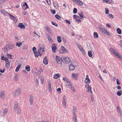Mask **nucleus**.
I'll use <instances>...</instances> for the list:
<instances>
[{"label":"nucleus","instance_id":"1","mask_svg":"<svg viewBox=\"0 0 122 122\" xmlns=\"http://www.w3.org/2000/svg\"><path fill=\"white\" fill-rule=\"evenodd\" d=\"M14 47L11 45H6L4 47L3 49L4 51L5 52H8V50L13 49Z\"/></svg>","mask_w":122,"mask_h":122},{"label":"nucleus","instance_id":"2","mask_svg":"<svg viewBox=\"0 0 122 122\" xmlns=\"http://www.w3.org/2000/svg\"><path fill=\"white\" fill-rule=\"evenodd\" d=\"M62 62L64 63H68L71 61V60L68 57H65V56H62Z\"/></svg>","mask_w":122,"mask_h":122},{"label":"nucleus","instance_id":"3","mask_svg":"<svg viewBox=\"0 0 122 122\" xmlns=\"http://www.w3.org/2000/svg\"><path fill=\"white\" fill-rule=\"evenodd\" d=\"M39 47L40 48L39 49V50L38 51L39 52L41 53V54L42 53H44V52L45 48V46L43 45H40Z\"/></svg>","mask_w":122,"mask_h":122},{"label":"nucleus","instance_id":"4","mask_svg":"<svg viewBox=\"0 0 122 122\" xmlns=\"http://www.w3.org/2000/svg\"><path fill=\"white\" fill-rule=\"evenodd\" d=\"M99 28L101 31L103 32L108 36H110L111 35V34L109 33L104 28L101 27H99Z\"/></svg>","mask_w":122,"mask_h":122},{"label":"nucleus","instance_id":"5","mask_svg":"<svg viewBox=\"0 0 122 122\" xmlns=\"http://www.w3.org/2000/svg\"><path fill=\"white\" fill-rule=\"evenodd\" d=\"M21 90L20 89H19L16 90L14 93V95H15V96L16 97L20 94Z\"/></svg>","mask_w":122,"mask_h":122},{"label":"nucleus","instance_id":"6","mask_svg":"<svg viewBox=\"0 0 122 122\" xmlns=\"http://www.w3.org/2000/svg\"><path fill=\"white\" fill-rule=\"evenodd\" d=\"M56 61L57 63L58 64H61L62 61V59L59 56H56Z\"/></svg>","mask_w":122,"mask_h":122},{"label":"nucleus","instance_id":"7","mask_svg":"<svg viewBox=\"0 0 122 122\" xmlns=\"http://www.w3.org/2000/svg\"><path fill=\"white\" fill-rule=\"evenodd\" d=\"M66 50L63 46H62L61 47V50H59V52L63 54L66 53Z\"/></svg>","mask_w":122,"mask_h":122},{"label":"nucleus","instance_id":"8","mask_svg":"<svg viewBox=\"0 0 122 122\" xmlns=\"http://www.w3.org/2000/svg\"><path fill=\"white\" fill-rule=\"evenodd\" d=\"M51 48L53 52L55 53L56 52V45L55 44L53 45L51 47Z\"/></svg>","mask_w":122,"mask_h":122},{"label":"nucleus","instance_id":"9","mask_svg":"<svg viewBox=\"0 0 122 122\" xmlns=\"http://www.w3.org/2000/svg\"><path fill=\"white\" fill-rule=\"evenodd\" d=\"M30 104L31 105H32L33 104V97L32 95H30Z\"/></svg>","mask_w":122,"mask_h":122},{"label":"nucleus","instance_id":"10","mask_svg":"<svg viewBox=\"0 0 122 122\" xmlns=\"http://www.w3.org/2000/svg\"><path fill=\"white\" fill-rule=\"evenodd\" d=\"M1 13L4 15H9V14L5 10H1Z\"/></svg>","mask_w":122,"mask_h":122},{"label":"nucleus","instance_id":"11","mask_svg":"<svg viewBox=\"0 0 122 122\" xmlns=\"http://www.w3.org/2000/svg\"><path fill=\"white\" fill-rule=\"evenodd\" d=\"M22 7L23 9L26 10L27 9L29 8V7L27 4L25 2V4L23 5Z\"/></svg>","mask_w":122,"mask_h":122},{"label":"nucleus","instance_id":"12","mask_svg":"<svg viewBox=\"0 0 122 122\" xmlns=\"http://www.w3.org/2000/svg\"><path fill=\"white\" fill-rule=\"evenodd\" d=\"M35 56L36 57H37L39 56H41L42 55V54L41 53H40V52H39L38 51V53L37 52L34 53Z\"/></svg>","mask_w":122,"mask_h":122},{"label":"nucleus","instance_id":"13","mask_svg":"<svg viewBox=\"0 0 122 122\" xmlns=\"http://www.w3.org/2000/svg\"><path fill=\"white\" fill-rule=\"evenodd\" d=\"M18 27L20 28L21 29H24L25 28V27L23 23H19L18 24Z\"/></svg>","mask_w":122,"mask_h":122},{"label":"nucleus","instance_id":"14","mask_svg":"<svg viewBox=\"0 0 122 122\" xmlns=\"http://www.w3.org/2000/svg\"><path fill=\"white\" fill-rule=\"evenodd\" d=\"M5 97V94L4 92L2 91L1 92L0 98L1 99Z\"/></svg>","mask_w":122,"mask_h":122},{"label":"nucleus","instance_id":"15","mask_svg":"<svg viewBox=\"0 0 122 122\" xmlns=\"http://www.w3.org/2000/svg\"><path fill=\"white\" fill-rule=\"evenodd\" d=\"M18 103H16L14 106V109L15 110L17 111L18 110Z\"/></svg>","mask_w":122,"mask_h":122},{"label":"nucleus","instance_id":"16","mask_svg":"<svg viewBox=\"0 0 122 122\" xmlns=\"http://www.w3.org/2000/svg\"><path fill=\"white\" fill-rule=\"evenodd\" d=\"M69 84H68V86H70L69 88H70V89L73 92H75V90L73 86H72L70 83Z\"/></svg>","mask_w":122,"mask_h":122},{"label":"nucleus","instance_id":"17","mask_svg":"<svg viewBox=\"0 0 122 122\" xmlns=\"http://www.w3.org/2000/svg\"><path fill=\"white\" fill-rule=\"evenodd\" d=\"M77 14H78V15L79 16L80 18L81 19L83 17L84 13L83 12H79Z\"/></svg>","mask_w":122,"mask_h":122},{"label":"nucleus","instance_id":"18","mask_svg":"<svg viewBox=\"0 0 122 122\" xmlns=\"http://www.w3.org/2000/svg\"><path fill=\"white\" fill-rule=\"evenodd\" d=\"M73 119L74 121L73 122H77L76 116V115H73Z\"/></svg>","mask_w":122,"mask_h":122},{"label":"nucleus","instance_id":"19","mask_svg":"<svg viewBox=\"0 0 122 122\" xmlns=\"http://www.w3.org/2000/svg\"><path fill=\"white\" fill-rule=\"evenodd\" d=\"M21 66L22 65L21 64H19V65H18L17 66V67L16 69L15 70V71L16 72L18 71Z\"/></svg>","mask_w":122,"mask_h":122},{"label":"nucleus","instance_id":"20","mask_svg":"<svg viewBox=\"0 0 122 122\" xmlns=\"http://www.w3.org/2000/svg\"><path fill=\"white\" fill-rule=\"evenodd\" d=\"M63 80L64 81H66L68 84L71 83L70 82L66 77H63Z\"/></svg>","mask_w":122,"mask_h":122},{"label":"nucleus","instance_id":"21","mask_svg":"<svg viewBox=\"0 0 122 122\" xmlns=\"http://www.w3.org/2000/svg\"><path fill=\"white\" fill-rule=\"evenodd\" d=\"M53 5L55 8L56 9L58 8V4L57 2H54Z\"/></svg>","mask_w":122,"mask_h":122},{"label":"nucleus","instance_id":"22","mask_svg":"<svg viewBox=\"0 0 122 122\" xmlns=\"http://www.w3.org/2000/svg\"><path fill=\"white\" fill-rule=\"evenodd\" d=\"M84 82L85 83L88 84L90 83V80L89 79L86 78Z\"/></svg>","mask_w":122,"mask_h":122},{"label":"nucleus","instance_id":"23","mask_svg":"<svg viewBox=\"0 0 122 122\" xmlns=\"http://www.w3.org/2000/svg\"><path fill=\"white\" fill-rule=\"evenodd\" d=\"M47 37L50 43H52L53 40L50 36H47Z\"/></svg>","mask_w":122,"mask_h":122},{"label":"nucleus","instance_id":"24","mask_svg":"<svg viewBox=\"0 0 122 122\" xmlns=\"http://www.w3.org/2000/svg\"><path fill=\"white\" fill-rule=\"evenodd\" d=\"M69 69L70 70L72 71L75 69V68L74 66L71 64L70 65Z\"/></svg>","mask_w":122,"mask_h":122},{"label":"nucleus","instance_id":"25","mask_svg":"<svg viewBox=\"0 0 122 122\" xmlns=\"http://www.w3.org/2000/svg\"><path fill=\"white\" fill-rule=\"evenodd\" d=\"M60 76V74H56L54 75V77L55 79H57Z\"/></svg>","mask_w":122,"mask_h":122},{"label":"nucleus","instance_id":"26","mask_svg":"<svg viewBox=\"0 0 122 122\" xmlns=\"http://www.w3.org/2000/svg\"><path fill=\"white\" fill-rule=\"evenodd\" d=\"M76 109L77 108L76 107L74 106L73 107V115H74V114L76 115Z\"/></svg>","mask_w":122,"mask_h":122},{"label":"nucleus","instance_id":"27","mask_svg":"<svg viewBox=\"0 0 122 122\" xmlns=\"http://www.w3.org/2000/svg\"><path fill=\"white\" fill-rule=\"evenodd\" d=\"M46 30L49 34H51L52 33L50 28H46Z\"/></svg>","mask_w":122,"mask_h":122},{"label":"nucleus","instance_id":"28","mask_svg":"<svg viewBox=\"0 0 122 122\" xmlns=\"http://www.w3.org/2000/svg\"><path fill=\"white\" fill-rule=\"evenodd\" d=\"M117 33L119 34H121L122 31L119 28L117 29Z\"/></svg>","mask_w":122,"mask_h":122},{"label":"nucleus","instance_id":"29","mask_svg":"<svg viewBox=\"0 0 122 122\" xmlns=\"http://www.w3.org/2000/svg\"><path fill=\"white\" fill-rule=\"evenodd\" d=\"M25 69L28 71H29L30 70V67L29 66L27 65L25 67Z\"/></svg>","mask_w":122,"mask_h":122},{"label":"nucleus","instance_id":"30","mask_svg":"<svg viewBox=\"0 0 122 122\" xmlns=\"http://www.w3.org/2000/svg\"><path fill=\"white\" fill-rule=\"evenodd\" d=\"M57 39L58 42L59 43H61V38L60 37L58 36L57 37Z\"/></svg>","mask_w":122,"mask_h":122},{"label":"nucleus","instance_id":"31","mask_svg":"<svg viewBox=\"0 0 122 122\" xmlns=\"http://www.w3.org/2000/svg\"><path fill=\"white\" fill-rule=\"evenodd\" d=\"M94 36L95 38H97L98 37V35L97 32H95L94 33Z\"/></svg>","mask_w":122,"mask_h":122},{"label":"nucleus","instance_id":"32","mask_svg":"<svg viewBox=\"0 0 122 122\" xmlns=\"http://www.w3.org/2000/svg\"><path fill=\"white\" fill-rule=\"evenodd\" d=\"M77 75L76 74H74L73 73L72 75V76L73 78L75 79H76L77 78Z\"/></svg>","mask_w":122,"mask_h":122},{"label":"nucleus","instance_id":"33","mask_svg":"<svg viewBox=\"0 0 122 122\" xmlns=\"http://www.w3.org/2000/svg\"><path fill=\"white\" fill-rule=\"evenodd\" d=\"M22 43L21 42H19L16 43V45L18 46L19 47H20L22 45Z\"/></svg>","mask_w":122,"mask_h":122},{"label":"nucleus","instance_id":"34","mask_svg":"<svg viewBox=\"0 0 122 122\" xmlns=\"http://www.w3.org/2000/svg\"><path fill=\"white\" fill-rule=\"evenodd\" d=\"M117 94L119 96H121L122 94V91L121 90L117 92Z\"/></svg>","mask_w":122,"mask_h":122},{"label":"nucleus","instance_id":"35","mask_svg":"<svg viewBox=\"0 0 122 122\" xmlns=\"http://www.w3.org/2000/svg\"><path fill=\"white\" fill-rule=\"evenodd\" d=\"M110 50L113 53L114 55H115V53H117V51H116L115 50L112 48H111L110 49Z\"/></svg>","mask_w":122,"mask_h":122},{"label":"nucleus","instance_id":"36","mask_svg":"<svg viewBox=\"0 0 122 122\" xmlns=\"http://www.w3.org/2000/svg\"><path fill=\"white\" fill-rule=\"evenodd\" d=\"M48 89L50 91H51V84L50 83V82H49L48 85Z\"/></svg>","mask_w":122,"mask_h":122},{"label":"nucleus","instance_id":"37","mask_svg":"<svg viewBox=\"0 0 122 122\" xmlns=\"http://www.w3.org/2000/svg\"><path fill=\"white\" fill-rule=\"evenodd\" d=\"M32 50L33 53H34L36 52H37L36 49V47H34L32 48Z\"/></svg>","mask_w":122,"mask_h":122},{"label":"nucleus","instance_id":"38","mask_svg":"<svg viewBox=\"0 0 122 122\" xmlns=\"http://www.w3.org/2000/svg\"><path fill=\"white\" fill-rule=\"evenodd\" d=\"M55 17L57 19L59 20H61V17L57 15H55Z\"/></svg>","mask_w":122,"mask_h":122},{"label":"nucleus","instance_id":"39","mask_svg":"<svg viewBox=\"0 0 122 122\" xmlns=\"http://www.w3.org/2000/svg\"><path fill=\"white\" fill-rule=\"evenodd\" d=\"M1 59L2 60H4L5 61H7L8 60V58L5 57V58L4 56H2L1 57Z\"/></svg>","mask_w":122,"mask_h":122},{"label":"nucleus","instance_id":"40","mask_svg":"<svg viewBox=\"0 0 122 122\" xmlns=\"http://www.w3.org/2000/svg\"><path fill=\"white\" fill-rule=\"evenodd\" d=\"M10 15V18L12 20H14L15 19V18L14 16L13 15H10L9 14V15Z\"/></svg>","mask_w":122,"mask_h":122},{"label":"nucleus","instance_id":"41","mask_svg":"<svg viewBox=\"0 0 122 122\" xmlns=\"http://www.w3.org/2000/svg\"><path fill=\"white\" fill-rule=\"evenodd\" d=\"M41 83L42 84H43L44 82V76H41Z\"/></svg>","mask_w":122,"mask_h":122},{"label":"nucleus","instance_id":"42","mask_svg":"<svg viewBox=\"0 0 122 122\" xmlns=\"http://www.w3.org/2000/svg\"><path fill=\"white\" fill-rule=\"evenodd\" d=\"M92 53L91 51H88V56L90 57H91L92 56Z\"/></svg>","mask_w":122,"mask_h":122},{"label":"nucleus","instance_id":"43","mask_svg":"<svg viewBox=\"0 0 122 122\" xmlns=\"http://www.w3.org/2000/svg\"><path fill=\"white\" fill-rule=\"evenodd\" d=\"M108 16H109V18L112 19L113 18V16L112 14H109Z\"/></svg>","mask_w":122,"mask_h":122},{"label":"nucleus","instance_id":"44","mask_svg":"<svg viewBox=\"0 0 122 122\" xmlns=\"http://www.w3.org/2000/svg\"><path fill=\"white\" fill-rule=\"evenodd\" d=\"M6 66L7 68H9L10 67V66L9 65V62L6 63Z\"/></svg>","mask_w":122,"mask_h":122},{"label":"nucleus","instance_id":"45","mask_svg":"<svg viewBox=\"0 0 122 122\" xmlns=\"http://www.w3.org/2000/svg\"><path fill=\"white\" fill-rule=\"evenodd\" d=\"M77 9L76 8H74L73 9V13L74 14H76L77 13Z\"/></svg>","mask_w":122,"mask_h":122},{"label":"nucleus","instance_id":"46","mask_svg":"<svg viewBox=\"0 0 122 122\" xmlns=\"http://www.w3.org/2000/svg\"><path fill=\"white\" fill-rule=\"evenodd\" d=\"M80 50L82 52V53H83L84 54H85L83 48L82 47L81 48V49Z\"/></svg>","mask_w":122,"mask_h":122},{"label":"nucleus","instance_id":"47","mask_svg":"<svg viewBox=\"0 0 122 122\" xmlns=\"http://www.w3.org/2000/svg\"><path fill=\"white\" fill-rule=\"evenodd\" d=\"M105 10H106V11H105L106 13V14H108L109 13V11L108 9L107 8H105Z\"/></svg>","mask_w":122,"mask_h":122},{"label":"nucleus","instance_id":"48","mask_svg":"<svg viewBox=\"0 0 122 122\" xmlns=\"http://www.w3.org/2000/svg\"><path fill=\"white\" fill-rule=\"evenodd\" d=\"M87 91H90L91 93H92V87H90L88 89Z\"/></svg>","mask_w":122,"mask_h":122},{"label":"nucleus","instance_id":"49","mask_svg":"<svg viewBox=\"0 0 122 122\" xmlns=\"http://www.w3.org/2000/svg\"><path fill=\"white\" fill-rule=\"evenodd\" d=\"M115 55L118 58H119V57L121 56L117 53H115Z\"/></svg>","mask_w":122,"mask_h":122},{"label":"nucleus","instance_id":"50","mask_svg":"<svg viewBox=\"0 0 122 122\" xmlns=\"http://www.w3.org/2000/svg\"><path fill=\"white\" fill-rule=\"evenodd\" d=\"M116 82L117 84V85H120V83L119 82V81L117 79L116 80Z\"/></svg>","mask_w":122,"mask_h":122},{"label":"nucleus","instance_id":"51","mask_svg":"<svg viewBox=\"0 0 122 122\" xmlns=\"http://www.w3.org/2000/svg\"><path fill=\"white\" fill-rule=\"evenodd\" d=\"M94 98H93V97L92 95H91V100L92 102H93L94 101Z\"/></svg>","mask_w":122,"mask_h":122},{"label":"nucleus","instance_id":"52","mask_svg":"<svg viewBox=\"0 0 122 122\" xmlns=\"http://www.w3.org/2000/svg\"><path fill=\"white\" fill-rule=\"evenodd\" d=\"M52 24L56 26H57V24L56 23L54 22H51Z\"/></svg>","mask_w":122,"mask_h":122},{"label":"nucleus","instance_id":"53","mask_svg":"<svg viewBox=\"0 0 122 122\" xmlns=\"http://www.w3.org/2000/svg\"><path fill=\"white\" fill-rule=\"evenodd\" d=\"M117 111L118 112V113H120V115L121 116L122 115V113L121 112V111H120V109H118V110H117Z\"/></svg>","mask_w":122,"mask_h":122},{"label":"nucleus","instance_id":"54","mask_svg":"<svg viewBox=\"0 0 122 122\" xmlns=\"http://www.w3.org/2000/svg\"><path fill=\"white\" fill-rule=\"evenodd\" d=\"M85 87L87 89H89L90 87L89 85H86L85 86Z\"/></svg>","mask_w":122,"mask_h":122},{"label":"nucleus","instance_id":"55","mask_svg":"<svg viewBox=\"0 0 122 122\" xmlns=\"http://www.w3.org/2000/svg\"><path fill=\"white\" fill-rule=\"evenodd\" d=\"M43 63L44 64H46V56L44 58Z\"/></svg>","mask_w":122,"mask_h":122},{"label":"nucleus","instance_id":"56","mask_svg":"<svg viewBox=\"0 0 122 122\" xmlns=\"http://www.w3.org/2000/svg\"><path fill=\"white\" fill-rule=\"evenodd\" d=\"M46 2H47V3L49 5H50L51 1L50 0H46Z\"/></svg>","mask_w":122,"mask_h":122},{"label":"nucleus","instance_id":"57","mask_svg":"<svg viewBox=\"0 0 122 122\" xmlns=\"http://www.w3.org/2000/svg\"><path fill=\"white\" fill-rule=\"evenodd\" d=\"M77 46L78 47L80 50L81 49V48L82 47L79 44H77Z\"/></svg>","mask_w":122,"mask_h":122},{"label":"nucleus","instance_id":"58","mask_svg":"<svg viewBox=\"0 0 122 122\" xmlns=\"http://www.w3.org/2000/svg\"><path fill=\"white\" fill-rule=\"evenodd\" d=\"M65 22L69 24H71L70 22L69 21H68L67 20H65Z\"/></svg>","mask_w":122,"mask_h":122},{"label":"nucleus","instance_id":"59","mask_svg":"<svg viewBox=\"0 0 122 122\" xmlns=\"http://www.w3.org/2000/svg\"><path fill=\"white\" fill-rule=\"evenodd\" d=\"M7 112V110L6 109H5L4 110V111L3 112V113L4 114H5Z\"/></svg>","mask_w":122,"mask_h":122},{"label":"nucleus","instance_id":"60","mask_svg":"<svg viewBox=\"0 0 122 122\" xmlns=\"http://www.w3.org/2000/svg\"><path fill=\"white\" fill-rule=\"evenodd\" d=\"M57 91L58 92H61V89L60 88H58L57 89Z\"/></svg>","mask_w":122,"mask_h":122},{"label":"nucleus","instance_id":"61","mask_svg":"<svg viewBox=\"0 0 122 122\" xmlns=\"http://www.w3.org/2000/svg\"><path fill=\"white\" fill-rule=\"evenodd\" d=\"M117 88L118 89L120 90L121 89V87L120 86H118L117 87Z\"/></svg>","mask_w":122,"mask_h":122},{"label":"nucleus","instance_id":"62","mask_svg":"<svg viewBox=\"0 0 122 122\" xmlns=\"http://www.w3.org/2000/svg\"><path fill=\"white\" fill-rule=\"evenodd\" d=\"M98 77L99 78H100V79L102 81H103V79L102 78V77L100 75H99Z\"/></svg>","mask_w":122,"mask_h":122},{"label":"nucleus","instance_id":"63","mask_svg":"<svg viewBox=\"0 0 122 122\" xmlns=\"http://www.w3.org/2000/svg\"><path fill=\"white\" fill-rule=\"evenodd\" d=\"M36 85L38 84V81L37 79H36Z\"/></svg>","mask_w":122,"mask_h":122},{"label":"nucleus","instance_id":"64","mask_svg":"<svg viewBox=\"0 0 122 122\" xmlns=\"http://www.w3.org/2000/svg\"><path fill=\"white\" fill-rule=\"evenodd\" d=\"M120 46L122 47V40L120 41Z\"/></svg>","mask_w":122,"mask_h":122}]
</instances>
